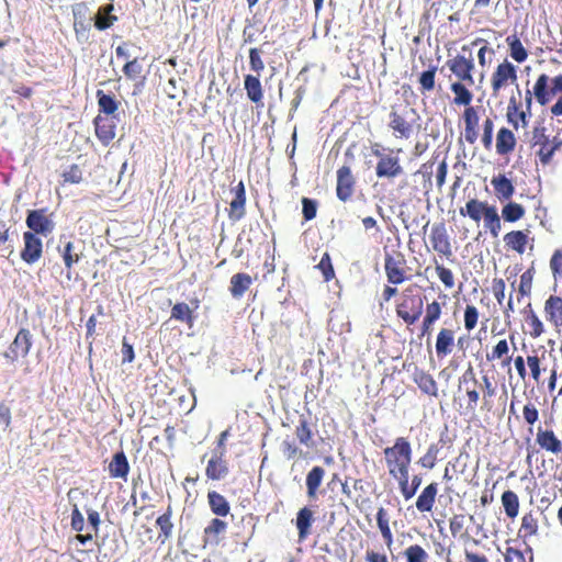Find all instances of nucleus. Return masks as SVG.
I'll use <instances>...</instances> for the list:
<instances>
[{
	"instance_id": "obj_1",
	"label": "nucleus",
	"mask_w": 562,
	"mask_h": 562,
	"mask_svg": "<svg viewBox=\"0 0 562 562\" xmlns=\"http://www.w3.org/2000/svg\"><path fill=\"white\" fill-rule=\"evenodd\" d=\"M562 93V75L550 78L546 74H541L533 86V95L540 105H547L551 98L557 93ZM551 113L555 116L562 115V94L558 101L551 106Z\"/></svg>"
},
{
	"instance_id": "obj_2",
	"label": "nucleus",
	"mask_w": 562,
	"mask_h": 562,
	"mask_svg": "<svg viewBox=\"0 0 562 562\" xmlns=\"http://www.w3.org/2000/svg\"><path fill=\"white\" fill-rule=\"evenodd\" d=\"M25 224L27 232L34 233L35 236H48L55 229V222L50 215H47V209L29 210L26 213Z\"/></svg>"
},
{
	"instance_id": "obj_3",
	"label": "nucleus",
	"mask_w": 562,
	"mask_h": 562,
	"mask_svg": "<svg viewBox=\"0 0 562 562\" xmlns=\"http://www.w3.org/2000/svg\"><path fill=\"white\" fill-rule=\"evenodd\" d=\"M461 50L463 54L449 59L447 61V66L460 80L467 81L469 85H473L474 80L471 72L474 68V61L472 54L468 46H463Z\"/></svg>"
},
{
	"instance_id": "obj_4",
	"label": "nucleus",
	"mask_w": 562,
	"mask_h": 562,
	"mask_svg": "<svg viewBox=\"0 0 562 562\" xmlns=\"http://www.w3.org/2000/svg\"><path fill=\"white\" fill-rule=\"evenodd\" d=\"M74 29L79 43H86L89 40L92 18L89 7L85 2L72 5Z\"/></svg>"
},
{
	"instance_id": "obj_5",
	"label": "nucleus",
	"mask_w": 562,
	"mask_h": 562,
	"mask_svg": "<svg viewBox=\"0 0 562 562\" xmlns=\"http://www.w3.org/2000/svg\"><path fill=\"white\" fill-rule=\"evenodd\" d=\"M32 347V335L29 329L21 328L14 340L9 346L8 350L3 352V357L10 362H14L19 357H26Z\"/></svg>"
},
{
	"instance_id": "obj_6",
	"label": "nucleus",
	"mask_w": 562,
	"mask_h": 562,
	"mask_svg": "<svg viewBox=\"0 0 562 562\" xmlns=\"http://www.w3.org/2000/svg\"><path fill=\"white\" fill-rule=\"evenodd\" d=\"M424 302L420 296H412L404 300L396 308L397 316L406 324H415L423 314Z\"/></svg>"
},
{
	"instance_id": "obj_7",
	"label": "nucleus",
	"mask_w": 562,
	"mask_h": 562,
	"mask_svg": "<svg viewBox=\"0 0 562 562\" xmlns=\"http://www.w3.org/2000/svg\"><path fill=\"white\" fill-rule=\"evenodd\" d=\"M23 241L24 246L21 250V259L27 265L37 262L43 254L42 239L38 236H35L34 233L24 232Z\"/></svg>"
},
{
	"instance_id": "obj_8",
	"label": "nucleus",
	"mask_w": 562,
	"mask_h": 562,
	"mask_svg": "<svg viewBox=\"0 0 562 562\" xmlns=\"http://www.w3.org/2000/svg\"><path fill=\"white\" fill-rule=\"evenodd\" d=\"M355 177L352 176L351 169L348 166H342L337 170V198L346 202L353 194L355 190Z\"/></svg>"
},
{
	"instance_id": "obj_9",
	"label": "nucleus",
	"mask_w": 562,
	"mask_h": 562,
	"mask_svg": "<svg viewBox=\"0 0 562 562\" xmlns=\"http://www.w3.org/2000/svg\"><path fill=\"white\" fill-rule=\"evenodd\" d=\"M404 170L397 156H382L375 166V175L378 178L392 179L401 176Z\"/></svg>"
},
{
	"instance_id": "obj_10",
	"label": "nucleus",
	"mask_w": 562,
	"mask_h": 562,
	"mask_svg": "<svg viewBox=\"0 0 562 562\" xmlns=\"http://www.w3.org/2000/svg\"><path fill=\"white\" fill-rule=\"evenodd\" d=\"M515 82L517 80L516 67L505 60L499 64L492 77V88L496 94L498 90L508 81Z\"/></svg>"
},
{
	"instance_id": "obj_11",
	"label": "nucleus",
	"mask_w": 562,
	"mask_h": 562,
	"mask_svg": "<svg viewBox=\"0 0 562 562\" xmlns=\"http://www.w3.org/2000/svg\"><path fill=\"white\" fill-rule=\"evenodd\" d=\"M226 453V448L221 451L214 450L212 458L209 460L206 467V475L211 480H222L228 473L227 462L223 459Z\"/></svg>"
},
{
	"instance_id": "obj_12",
	"label": "nucleus",
	"mask_w": 562,
	"mask_h": 562,
	"mask_svg": "<svg viewBox=\"0 0 562 562\" xmlns=\"http://www.w3.org/2000/svg\"><path fill=\"white\" fill-rule=\"evenodd\" d=\"M430 241L432 244V248L443 256L449 257L452 254L451 245L443 223L432 225Z\"/></svg>"
},
{
	"instance_id": "obj_13",
	"label": "nucleus",
	"mask_w": 562,
	"mask_h": 562,
	"mask_svg": "<svg viewBox=\"0 0 562 562\" xmlns=\"http://www.w3.org/2000/svg\"><path fill=\"white\" fill-rule=\"evenodd\" d=\"M409 447L411 443L405 438L400 437L395 440L393 447H387L384 449L385 461L390 468V474L395 475L393 465L396 463V458L408 459Z\"/></svg>"
},
{
	"instance_id": "obj_14",
	"label": "nucleus",
	"mask_w": 562,
	"mask_h": 562,
	"mask_svg": "<svg viewBox=\"0 0 562 562\" xmlns=\"http://www.w3.org/2000/svg\"><path fill=\"white\" fill-rule=\"evenodd\" d=\"M234 194L229 203V218L234 222L239 221L245 215L246 191L243 181L231 190Z\"/></svg>"
},
{
	"instance_id": "obj_15",
	"label": "nucleus",
	"mask_w": 562,
	"mask_h": 562,
	"mask_svg": "<svg viewBox=\"0 0 562 562\" xmlns=\"http://www.w3.org/2000/svg\"><path fill=\"white\" fill-rule=\"evenodd\" d=\"M95 135L103 145H109L115 137V124L109 119L98 115L94 121Z\"/></svg>"
},
{
	"instance_id": "obj_16",
	"label": "nucleus",
	"mask_w": 562,
	"mask_h": 562,
	"mask_svg": "<svg viewBox=\"0 0 562 562\" xmlns=\"http://www.w3.org/2000/svg\"><path fill=\"white\" fill-rule=\"evenodd\" d=\"M491 184L495 190V194L499 201L509 200L515 193L513 181L506 175L499 173L492 178Z\"/></svg>"
},
{
	"instance_id": "obj_17",
	"label": "nucleus",
	"mask_w": 562,
	"mask_h": 562,
	"mask_svg": "<svg viewBox=\"0 0 562 562\" xmlns=\"http://www.w3.org/2000/svg\"><path fill=\"white\" fill-rule=\"evenodd\" d=\"M227 524L220 519L213 518L204 528V544L217 546L220 543V535L225 533Z\"/></svg>"
},
{
	"instance_id": "obj_18",
	"label": "nucleus",
	"mask_w": 562,
	"mask_h": 562,
	"mask_svg": "<svg viewBox=\"0 0 562 562\" xmlns=\"http://www.w3.org/2000/svg\"><path fill=\"white\" fill-rule=\"evenodd\" d=\"M109 472L112 477L126 479L130 472V464L124 451L114 453L109 464Z\"/></svg>"
},
{
	"instance_id": "obj_19",
	"label": "nucleus",
	"mask_w": 562,
	"mask_h": 562,
	"mask_svg": "<svg viewBox=\"0 0 562 562\" xmlns=\"http://www.w3.org/2000/svg\"><path fill=\"white\" fill-rule=\"evenodd\" d=\"M314 521L313 512L308 507L301 508L296 514L295 525L299 532V539L302 541L311 532V526Z\"/></svg>"
},
{
	"instance_id": "obj_20",
	"label": "nucleus",
	"mask_w": 562,
	"mask_h": 562,
	"mask_svg": "<svg viewBox=\"0 0 562 562\" xmlns=\"http://www.w3.org/2000/svg\"><path fill=\"white\" fill-rule=\"evenodd\" d=\"M516 145V138L514 133L506 128L502 127L496 137V150L499 155H506L514 150Z\"/></svg>"
},
{
	"instance_id": "obj_21",
	"label": "nucleus",
	"mask_w": 562,
	"mask_h": 562,
	"mask_svg": "<svg viewBox=\"0 0 562 562\" xmlns=\"http://www.w3.org/2000/svg\"><path fill=\"white\" fill-rule=\"evenodd\" d=\"M437 494V483L427 485L416 501V508L420 513L430 512L432 509Z\"/></svg>"
},
{
	"instance_id": "obj_22",
	"label": "nucleus",
	"mask_w": 562,
	"mask_h": 562,
	"mask_svg": "<svg viewBox=\"0 0 562 562\" xmlns=\"http://www.w3.org/2000/svg\"><path fill=\"white\" fill-rule=\"evenodd\" d=\"M58 251L64 260L65 267L67 268V278L71 279V268L75 263L79 262L81 258V254L75 251V245L72 241L68 240L64 244V246L58 247Z\"/></svg>"
},
{
	"instance_id": "obj_23",
	"label": "nucleus",
	"mask_w": 562,
	"mask_h": 562,
	"mask_svg": "<svg viewBox=\"0 0 562 562\" xmlns=\"http://www.w3.org/2000/svg\"><path fill=\"white\" fill-rule=\"evenodd\" d=\"M454 342L453 331L447 328H442L436 340V352L439 358H443L449 355L452 350Z\"/></svg>"
},
{
	"instance_id": "obj_24",
	"label": "nucleus",
	"mask_w": 562,
	"mask_h": 562,
	"mask_svg": "<svg viewBox=\"0 0 562 562\" xmlns=\"http://www.w3.org/2000/svg\"><path fill=\"white\" fill-rule=\"evenodd\" d=\"M207 501L210 508L214 515L225 517L229 514V503L222 494L215 491L209 492Z\"/></svg>"
},
{
	"instance_id": "obj_25",
	"label": "nucleus",
	"mask_w": 562,
	"mask_h": 562,
	"mask_svg": "<svg viewBox=\"0 0 562 562\" xmlns=\"http://www.w3.org/2000/svg\"><path fill=\"white\" fill-rule=\"evenodd\" d=\"M537 442L541 448L552 453H559L562 450L561 441L555 437L552 430L539 429L537 434Z\"/></svg>"
},
{
	"instance_id": "obj_26",
	"label": "nucleus",
	"mask_w": 562,
	"mask_h": 562,
	"mask_svg": "<svg viewBox=\"0 0 562 562\" xmlns=\"http://www.w3.org/2000/svg\"><path fill=\"white\" fill-rule=\"evenodd\" d=\"M244 88L248 99L254 103H259L262 100V87L258 76L246 75L244 79Z\"/></svg>"
},
{
	"instance_id": "obj_27",
	"label": "nucleus",
	"mask_w": 562,
	"mask_h": 562,
	"mask_svg": "<svg viewBox=\"0 0 562 562\" xmlns=\"http://www.w3.org/2000/svg\"><path fill=\"white\" fill-rule=\"evenodd\" d=\"M506 246L518 254H524L528 243V235L522 231H512L504 236Z\"/></svg>"
},
{
	"instance_id": "obj_28",
	"label": "nucleus",
	"mask_w": 562,
	"mask_h": 562,
	"mask_svg": "<svg viewBox=\"0 0 562 562\" xmlns=\"http://www.w3.org/2000/svg\"><path fill=\"white\" fill-rule=\"evenodd\" d=\"M325 470L322 467L315 465L306 475V490L310 498H315L317 490L322 484Z\"/></svg>"
},
{
	"instance_id": "obj_29",
	"label": "nucleus",
	"mask_w": 562,
	"mask_h": 562,
	"mask_svg": "<svg viewBox=\"0 0 562 562\" xmlns=\"http://www.w3.org/2000/svg\"><path fill=\"white\" fill-rule=\"evenodd\" d=\"M544 311L555 326L562 324V299L560 296L551 295L544 305Z\"/></svg>"
},
{
	"instance_id": "obj_30",
	"label": "nucleus",
	"mask_w": 562,
	"mask_h": 562,
	"mask_svg": "<svg viewBox=\"0 0 562 562\" xmlns=\"http://www.w3.org/2000/svg\"><path fill=\"white\" fill-rule=\"evenodd\" d=\"M384 268L390 283L400 284L405 280L404 270L400 267V262L392 256L386 255Z\"/></svg>"
},
{
	"instance_id": "obj_31",
	"label": "nucleus",
	"mask_w": 562,
	"mask_h": 562,
	"mask_svg": "<svg viewBox=\"0 0 562 562\" xmlns=\"http://www.w3.org/2000/svg\"><path fill=\"white\" fill-rule=\"evenodd\" d=\"M251 284V277L247 273H236L231 279V293L233 297L239 299Z\"/></svg>"
},
{
	"instance_id": "obj_32",
	"label": "nucleus",
	"mask_w": 562,
	"mask_h": 562,
	"mask_svg": "<svg viewBox=\"0 0 562 562\" xmlns=\"http://www.w3.org/2000/svg\"><path fill=\"white\" fill-rule=\"evenodd\" d=\"M487 206L488 204L486 202L471 199L467 202L465 209H460V214L462 216L468 215L470 218L479 223L482 215L485 214Z\"/></svg>"
},
{
	"instance_id": "obj_33",
	"label": "nucleus",
	"mask_w": 562,
	"mask_h": 562,
	"mask_svg": "<svg viewBox=\"0 0 562 562\" xmlns=\"http://www.w3.org/2000/svg\"><path fill=\"white\" fill-rule=\"evenodd\" d=\"M171 318L186 323L191 328L193 326L194 316L192 310L184 302L176 303L171 308Z\"/></svg>"
},
{
	"instance_id": "obj_34",
	"label": "nucleus",
	"mask_w": 562,
	"mask_h": 562,
	"mask_svg": "<svg viewBox=\"0 0 562 562\" xmlns=\"http://www.w3.org/2000/svg\"><path fill=\"white\" fill-rule=\"evenodd\" d=\"M100 112L106 115H114L117 111L119 103L111 94L105 93L103 90H98L95 93Z\"/></svg>"
},
{
	"instance_id": "obj_35",
	"label": "nucleus",
	"mask_w": 562,
	"mask_h": 562,
	"mask_svg": "<svg viewBox=\"0 0 562 562\" xmlns=\"http://www.w3.org/2000/svg\"><path fill=\"white\" fill-rule=\"evenodd\" d=\"M171 506H168L166 513L160 515L157 520L156 525L160 529V533L158 536V539H161V543H164L168 538L171 537L173 524L171 522Z\"/></svg>"
},
{
	"instance_id": "obj_36",
	"label": "nucleus",
	"mask_w": 562,
	"mask_h": 562,
	"mask_svg": "<svg viewBox=\"0 0 562 562\" xmlns=\"http://www.w3.org/2000/svg\"><path fill=\"white\" fill-rule=\"evenodd\" d=\"M113 10V4H105L100 7L99 15L94 19V26L100 30H106L113 25L117 20L115 15H111L110 12Z\"/></svg>"
},
{
	"instance_id": "obj_37",
	"label": "nucleus",
	"mask_w": 562,
	"mask_h": 562,
	"mask_svg": "<svg viewBox=\"0 0 562 562\" xmlns=\"http://www.w3.org/2000/svg\"><path fill=\"white\" fill-rule=\"evenodd\" d=\"M484 216V226L490 229L494 237L498 236L502 228L501 218L495 206L488 205Z\"/></svg>"
},
{
	"instance_id": "obj_38",
	"label": "nucleus",
	"mask_w": 562,
	"mask_h": 562,
	"mask_svg": "<svg viewBox=\"0 0 562 562\" xmlns=\"http://www.w3.org/2000/svg\"><path fill=\"white\" fill-rule=\"evenodd\" d=\"M376 524L381 531V535L385 541L387 548H391L393 543V536L389 526V518L386 510L383 507H380L376 513Z\"/></svg>"
},
{
	"instance_id": "obj_39",
	"label": "nucleus",
	"mask_w": 562,
	"mask_h": 562,
	"mask_svg": "<svg viewBox=\"0 0 562 562\" xmlns=\"http://www.w3.org/2000/svg\"><path fill=\"white\" fill-rule=\"evenodd\" d=\"M509 46L510 57L517 63H522L527 59L528 53L522 46L520 40L516 35H510L506 38Z\"/></svg>"
},
{
	"instance_id": "obj_40",
	"label": "nucleus",
	"mask_w": 562,
	"mask_h": 562,
	"mask_svg": "<svg viewBox=\"0 0 562 562\" xmlns=\"http://www.w3.org/2000/svg\"><path fill=\"white\" fill-rule=\"evenodd\" d=\"M415 382L425 394L437 396V383L430 374L420 372L416 374Z\"/></svg>"
},
{
	"instance_id": "obj_41",
	"label": "nucleus",
	"mask_w": 562,
	"mask_h": 562,
	"mask_svg": "<svg viewBox=\"0 0 562 562\" xmlns=\"http://www.w3.org/2000/svg\"><path fill=\"white\" fill-rule=\"evenodd\" d=\"M502 504L508 517L515 518L519 510V501L516 493L513 491H505L502 495Z\"/></svg>"
},
{
	"instance_id": "obj_42",
	"label": "nucleus",
	"mask_w": 562,
	"mask_h": 562,
	"mask_svg": "<svg viewBox=\"0 0 562 562\" xmlns=\"http://www.w3.org/2000/svg\"><path fill=\"white\" fill-rule=\"evenodd\" d=\"M390 126L401 137L408 138L411 136V133H412L411 124L407 123L404 117H402L401 115H398L395 112L391 113Z\"/></svg>"
},
{
	"instance_id": "obj_43",
	"label": "nucleus",
	"mask_w": 562,
	"mask_h": 562,
	"mask_svg": "<svg viewBox=\"0 0 562 562\" xmlns=\"http://www.w3.org/2000/svg\"><path fill=\"white\" fill-rule=\"evenodd\" d=\"M525 215V209L516 202H508L502 210V216L506 222L514 223Z\"/></svg>"
},
{
	"instance_id": "obj_44",
	"label": "nucleus",
	"mask_w": 562,
	"mask_h": 562,
	"mask_svg": "<svg viewBox=\"0 0 562 562\" xmlns=\"http://www.w3.org/2000/svg\"><path fill=\"white\" fill-rule=\"evenodd\" d=\"M451 91L454 93V103L458 105H469L472 101V93L460 81L451 85Z\"/></svg>"
},
{
	"instance_id": "obj_45",
	"label": "nucleus",
	"mask_w": 562,
	"mask_h": 562,
	"mask_svg": "<svg viewBox=\"0 0 562 562\" xmlns=\"http://www.w3.org/2000/svg\"><path fill=\"white\" fill-rule=\"evenodd\" d=\"M404 555L407 562H427L429 558L428 553L419 544L409 546L404 551Z\"/></svg>"
},
{
	"instance_id": "obj_46",
	"label": "nucleus",
	"mask_w": 562,
	"mask_h": 562,
	"mask_svg": "<svg viewBox=\"0 0 562 562\" xmlns=\"http://www.w3.org/2000/svg\"><path fill=\"white\" fill-rule=\"evenodd\" d=\"M420 485V475L413 476L411 486L408 485V480H400V488L405 499L412 498L416 494Z\"/></svg>"
},
{
	"instance_id": "obj_47",
	"label": "nucleus",
	"mask_w": 562,
	"mask_h": 562,
	"mask_svg": "<svg viewBox=\"0 0 562 562\" xmlns=\"http://www.w3.org/2000/svg\"><path fill=\"white\" fill-rule=\"evenodd\" d=\"M436 71L437 67L434 66L420 74L419 83L424 91H431L435 88Z\"/></svg>"
},
{
	"instance_id": "obj_48",
	"label": "nucleus",
	"mask_w": 562,
	"mask_h": 562,
	"mask_svg": "<svg viewBox=\"0 0 562 562\" xmlns=\"http://www.w3.org/2000/svg\"><path fill=\"white\" fill-rule=\"evenodd\" d=\"M249 65L250 69L260 76V72L265 69V64L259 48L254 47L249 49Z\"/></svg>"
},
{
	"instance_id": "obj_49",
	"label": "nucleus",
	"mask_w": 562,
	"mask_h": 562,
	"mask_svg": "<svg viewBox=\"0 0 562 562\" xmlns=\"http://www.w3.org/2000/svg\"><path fill=\"white\" fill-rule=\"evenodd\" d=\"M302 213L305 221H312L317 213V202L310 198L302 199Z\"/></svg>"
},
{
	"instance_id": "obj_50",
	"label": "nucleus",
	"mask_w": 562,
	"mask_h": 562,
	"mask_svg": "<svg viewBox=\"0 0 562 562\" xmlns=\"http://www.w3.org/2000/svg\"><path fill=\"white\" fill-rule=\"evenodd\" d=\"M296 436L301 443L306 447H311L312 431L308 427V424L305 419L300 420V425L296 427Z\"/></svg>"
},
{
	"instance_id": "obj_51",
	"label": "nucleus",
	"mask_w": 562,
	"mask_h": 562,
	"mask_svg": "<svg viewBox=\"0 0 562 562\" xmlns=\"http://www.w3.org/2000/svg\"><path fill=\"white\" fill-rule=\"evenodd\" d=\"M437 453L438 447L436 445H431L427 452L418 460V463L423 468L432 469L437 460Z\"/></svg>"
},
{
	"instance_id": "obj_52",
	"label": "nucleus",
	"mask_w": 562,
	"mask_h": 562,
	"mask_svg": "<svg viewBox=\"0 0 562 562\" xmlns=\"http://www.w3.org/2000/svg\"><path fill=\"white\" fill-rule=\"evenodd\" d=\"M479 318L477 308L473 305H467L464 311V327L468 330H472L476 324Z\"/></svg>"
},
{
	"instance_id": "obj_53",
	"label": "nucleus",
	"mask_w": 562,
	"mask_h": 562,
	"mask_svg": "<svg viewBox=\"0 0 562 562\" xmlns=\"http://www.w3.org/2000/svg\"><path fill=\"white\" fill-rule=\"evenodd\" d=\"M537 519L532 514H526L521 520L520 531L525 532V536H531L537 532Z\"/></svg>"
},
{
	"instance_id": "obj_54",
	"label": "nucleus",
	"mask_w": 562,
	"mask_h": 562,
	"mask_svg": "<svg viewBox=\"0 0 562 562\" xmlns=\"http://www.w3.org/2000/svg\"><path fill=\"white\" fill-rule=\"evenodd\" d=\"M64 181L69 183H79L82 180V171L78 165H71L63 172Z\"/></svg>"
},
{
	"instance_id": "obj_55",
	"label": "nucleus",
	"mask_w": 562,
	"mask_h": 562,
	"mask_svg": "<svg viewBox=\"0 0 562 562\" xmlns=\"http://www.w3.org/2000/svg\"><path fill=\"white\" fill-rule=\"evenodd\" d=\"M317 267L323 272L324 279L326 281H329L335 276L334 268H333V265H331V261H330V257H329V255L327 252H325L323 255V257H322L319 263L317 265Z\"/></svg>"
},
{
	"instance_id": "obj_56",
	"label": "nucleus",
	"mask_w": 562,
	"mask_h": 562,
	"mask_svg": "<svg viewBox=\"0 0 562 562\" xmlns=\"http://www.w3.org/2000/svg\"><path fill=\"white\" fill-rule=\"evenodd\" d=\"M533 273L531 269H528L520 276L519 293L521 295H529L532 285Z\"/></svg>"
},
{
	"instance_id": "obj_57",
	"label": "nucleus",
	"mask_w": 562,
	"mask_h": 562,
	"mask_svg": "<svg viewBox=\"0 0 562 562\" xmlns=\"http://www.w3.org/2000/svg\"><path fill=\"white\" fill-rule=\"evenodd\" d=\"M142 65L135 58L133 60L127 61L123 67L124 75L130 79H136L142 72Z\"/></svg>"
},
{
	"instance_id": "obj_58",
	"label": "nucleus",
	"mask_w": 562,
	"mask_h": 562,
	"mask_svg": "<svg viewBox=\"0 0 562 562\" xmlns=\"http://www.w3.org/2000/svg\"><path fill=\"white\" fill-rule=\"evenodd\" d=\"M493 131H494L493 121L491 119H486L483 124V136H482V143L486 149H490L492 147Z\"/></svg>"
},
{
	"instance_id": "obj_59",
	"label": "nucleus",
	"mask_w": 562,
	"mask_h": 562,
	"mask_svg": "<svg viewBox=\"0 0 562 562\" xmlns=\"http://www.w3.org/2000/svg\"><path fill=\"white\" fill-rule=\"evenodd\" d=\"M441 315V306L437 301L428 304L426 307V315L424 318L427 319L428 324H434L437 319H439Z\"/></svg>"
},
{
	"instance_id": "obj_60",
	"label": "nucleus",
	"mask_w": 562,
	"mask_h": 562,
	"mask_svg": "<svg viewBox=\"0 0 562 562\" xmlns=\"http://www.w3.org/2000/svg\"><path fill=\"white\" fill-rule=\"evenodd\" d=\"M436 270H437V273H438V277H439L440 281L447 288H452L454 285L453 274H452L450 269L445 268L442 266H437Z\"/></svg>"
},
{
	"instance_id": "obj_61",
	"label": "nucleus",
	"mask_w": 562,
	"mask_h": 562,
	"mask_svg": "<svg viewBox=\"0 0 562 562\" xmlns=\"http://www.w3.org/2000/svg\"><path fill=\"white\" fill-rule=\"evenodd\" d=\"M11 424V411L4 404L0 403V430L5 431L10 427Z\"/></svg>"
},
{
	"instance_id": "obj_62",
	"label": "nucleus",
	"mask_w": 562,
	"mask_h": 562,
	"mask_svg": "<svg viewBox=\"0 0 562 562\" xmlns=\"http://www.w3.org/2000/svg\"><path fill=\"white\" fill-rule=\"evenodd\" d=\"M527 321L532 327L530 335L535 338L539 337L543 333L542 322L532 311H530V315L528 316Z\"/></svg>"
},
{
	"instance_id": "obj_63",
	"label": "nucleus",
	"mask_w": 562,
	"mask_h": 562,
	"mask_svg": "<svg viewBox=\"0 0 562 562\" xmlns=\"http://www.w3.org/2000/svg\"><path fill=\"white\" fill-rule=\"evenodd\" d=\"M554 153H555V150L551 147L550 143H546V144L540 145L538 156H539L540 161L543 165H548L551 161Z\"/></svg>"
},
{
	"instance_id": "obj_64",
	"label": "nucleus",
	"mask_w": 562,
	"mask_h": 562,
	"mask_svg": "<svg viewBox=\"0 0 562 562\" xmlns=\"http://www.w3.org/2000/svg\"><path fill=\"white\" fill-rule=\"evenodd\" d=\"M550 267L554 276L562 277V251L557 250L550 260Z\"/></svg>"
}]
</instances>
